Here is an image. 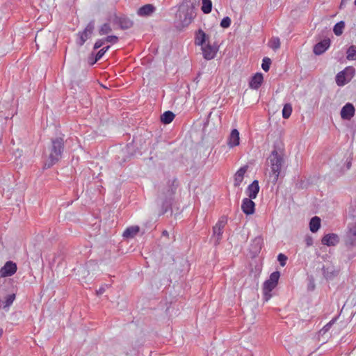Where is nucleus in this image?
I'll return each instance as SVG.
<instances>
[{
    "label": "nucleus",
    "instance_id": "cd10ccee",
    "mask_svg": "<svg viewBox=\"0 0 356 356\" xmlns=\"http://www.w3.org/2000/svg\"><path fill=\"white\" fill-rule=\"evenodd\" d=\"M346 54V58L348 60H356V46L351 45L347 49Z\"/></svg>",
    "mask_w": 356,
    "mask_h": 356
},
{
    "label": "nucleus",
    "instance_id": "f8f14e48",
    "mask_svg": "<svg viewBox=\"0 0 356 356\" xmlns=\"http://www.w3.org/2000/svg\"><path fill=\"white\" fill-rule=\"evenodd\" d=\"M203 56L206 60H211L213 58L217 53L218 48L212 46L208 42L205 46L202 47Z\"/></svg>",
    "mask_w": 356,
    "mask_h": 356
},
{
    "label": "nucleus",
    "instance_id": "4be33fe9",
    "mask_svg": "<svg viewBox=\"0 0 356 356\" xmlns=\"http://www.w3.org/2000/svg\"><path fill=\"white\" fill-rule=\"evenodd\" d=\"M248 170V166L241 167L234 175V186H239L243 180L244 175Z\"/></svg>",
    "mask_w": 356,
    "mask_h": 356
},
{
    "label": "nucleus",
    "instance_id": "bb28decb",
    "mask_svg": "<svg viewBox=\"0 0 356 356\" xmlns=\"http://www.w3.org/2000/svg\"><path fill=\"white\" fill-rule=\"evenodd\" d=\"M175 117V115L172 111H168L164 112L161 115V121L163 124H167L170 123L174 120Z\"/></svg>",
    "mask_w": 356,
    "mask_h": 356
},
{
    "label": "nucleus",
    "instance_id": "473e14b6",
    "mask_svg": "<svg viewBox=\"0 0 356 356\" xmlns=\"http://www.w3.org/2000/svg\"><path fill=\"white\" fill-rule=\"evenodd\" d=\"M292 112V107L290 104H286L282 109V117L284 119H287L290 117Z\"/></svg>",
    "mask_w": 356,
    "mask_h": 356
},
{
    "label": "nucleus",
    "instance_id": "c9c22d12",
    "mask_svg": "<svg viewBox=\"0 0 356 356\" xmlns=\"http://www.w3.org/2000/svg\"><path fill=\"white\" fill-rule=\"evenodd\" d=\"M105 54V50H103L101 49L97 54L95 56L94 60L92 62H90V65H93L96 62H97L99 59H101L103 56Z\"/></svg>",
    "mask_w": 356,
    "mask_h": 356
},
{
    "label": "nucleus",
    "instance_id": "f704fd0d",
    "mask_svg": "<svg viewBox=\"0 0 356 356\" xmlns=\"http://www.w3.org/2000/svg\"><path fill=\"white\" fill-rule=\"evenodd\" d=\"M270 64H271L270 58H269L268 57H265L263 59L261 67L265 72H268L270 69Z\"/></svg>",
    "mask_w": 356,
    "mask_h": 356
},
{
    "label": "nucleus",
    "instance_id": "37998d69",
    "mask_svg": "<svg viewBox=\"0 0 356 356\" xmlns=\"http://www.w3.org/2000/svg\"><path fill=\"white\" fill-rule=\"evenodd\" d=\"M305 243L307 247H309L313 245V238L312 236H307L305 238Z\"/></svg>",
    "mask_w": 356,
    "mask_h": 356
},
{
    "label": "nucleus",
    "instance_id": "f03ea898",
    "mask_svg": "<svg viewBox=\"0 0 356 356\" xmlns=\"http://www.w3.org/2000/svg\"><path fill=\"white\" fill-rule=\"evenodd\" d=\"M267 163L270 168V179L271 182L275 184L278 180L282 168L284 165V158L281 154H279L276 149H274L267 159Z\"/></svg>",
    "mask_w": 356,
    "mask_h": 356
},
{
    "label": "nucleus",
    "instance_id": "c03bdc74",
    "mask_svg": "<svg viewBox=\"0 0 356 356\" xmlns=\"http://www.w3.org/2000/svg\"><path fill=\"white\" fill-rule=\"evenodd\" d=\"M315 288V284L313 280H309V283L308 284V289L310 291H313Z\"/></svg>",
    "mask_w": 356,
    "mask_h": 356
},
{
    "label": "nucleus",
    "instance_id": "c85d7f7f",
    "mask_svg": "<svg viewBox=\"0 0 356 356\" xmlns=\"http://www.w3.org/2000/svg\"><path fill=\"white\" fill-rule=\"evenodd\" d=\"M112 31L111 24L109 23L103 24L99 29L98 32L100 35H107Z\"/></svg>",
    "mask_w": 356,
    "mask_h": 356
},
{
    "label": "nucleus",
    "instance_id": "b1692460",
    "mask_svg": "<svg viewBox=\"0 0 356 356\" xmlns=\"http://www.w3.org/2000/svg\"><path fill=\"white\" fill-rule=\"evenodd\" d=\"M208 40V35H207L202 29H199L195 35V44L202 47Z\"/></svg>",
    "mask_w": 356,
    "mask_h": 356
},
{
    "label": "nucleus",
    "instance_id": "8fccbe9b",
    "mask_svg": "<svg viewBox=\"0 0 356 356\" xmlns=\"http://www.w3.org/2000/svg\"><path fill=\"white\" fill-rule=\"evenodd\" d=\"M348 1V0H341L340 7L341 8L343 6H344Z\"/></svg>",
    "mask_w": 356,
    "mask_h": 356
},
{
    "label": "nucleus",
    "instance_id": "a19ab883",
    "mask_svg": "<svg viewBox=\"0 0 356 356\" xmlns=\"http://www.w3.org/2000/svg\"><path fill=\"white\" fill-rule=\"evenodd\" d=\"M105 43L104 38L97 40L94 44V49L100 48Z\"/></svg>",
    "mask_w": 356,
    "mask_h": 356
},
{
    "label": "nucleus",
    "instance_id": "a211bd4d",
    "mask_svg": "<svg viewBox=\"0 0 356 356\" xmlns=\"http://www.w3.org/2000/svg\"><path fill=\"white\" fill-rule=\"evenodd\" d=\"M259 191V186L257 180H254L251 184L248 186L246 193L250 199H255Z\"/></svg>",
    "mask_w": 356,
    "mask_h": 356
},
{
    "label": "nucleus",
    "instance_id": "c756f323",
    "mask_svg": "<svg viewBox=\"0 0 356 356\" xmlns=\"http://www.w3.org/2000/svg\"><path fill=\"white\" fill-rule=\"evenodd\" d=\"M345 27V23L343 21H340L339 22L337 23L333 29V31L334 34L337 36L341 35L343 33V29Z\"/></svg>",
    "mask_w": 356,
    "mask_h": 356
},
{
    "label": "nucleus",
    "instance_id": "4c0bfd02",
    "mask_svg": "<svg viewBox=\"0 0 356 356\" xmlns=\"http://www.w3.org/2000/svg\"><path fill=\"white\" fill-rule=\"evenodd\" d=\"M231 24V19L229 17H225L220 22V26L227 29Z\"/></svg>",
    "mask_w": 356,
    "mask_h": 356
},
{
    "label": "nucleus",
    "instance_id": "4468645a",
    "mask_svg": "<svg viewBox=\"0 0 356 356\" xmlns=\"http://www.w3.org/2000/svg\"><path fill=\"white\" fill-rule=\"evenodd\" d=\"M250 198H244L242 202L241 209L246 215L254 213L255 210V204Z\"/></svg>",
    "mask_w": 356,
    "mask_h": 356
},
{
    "label": "nucleus",
    "instance_id": "09e8293b",
    "mask_svg": "<svg viewBox=\"0 0 356 356\" xmlns=\"http://www.w3.org/2000/svg\"><path fill=\"white\" fill-rule=\"evenodd\" d=\"M104 289L103 288H101V289H99V291H97V293L98 295H101V294H102L104 293Z\"/></svg>",
    "mask_w": 356,
    "mask_h": 356
},
{
    "label": "nucleus",
    "instance_id": "79ce46f5",
    "mask_svg": "<svg viewBox=\"0 0 356 356\" xmlns=\"http://www.w3.org/2000/svg\"><path fill=\"white\" fill-rule=\"evenodd\" d=\"M253 242L257 245L256 251L259 250L261 249V238H254Z\"/></svg>",
    "mask_w": 356,
    "mask_h": 356
},
{
    "label": "nucleus",
    "instance_id": "864d4df0",
    "mask_svg": "<svg viewBox=\"0 0 356 356\" xmlns=\"http://www.w3.org/2000/svg\"><path fill=\"white\" fill-rule=\"evenodd\" d=\"M168 234V232L167 231H163V235H165V236H167Z\"/></svg>",
    "mask_w": 356,
    "mask_h": 356
},
{
    "label": "nucleus",
    "instance_id": "f3484780",
    "mask_svg": "<svg viewBox=\"0 0 356 356\" xmlns=\"http://www.w3.org/2000/svg\"><path fill=\"white\" fill-rule=\"evenodd\" d=\"M321 242L327 246H334L339 242V238L336 234H328L322 238Z\"/></svg>",
    "mask_w": 356,
    "mask_h": 356
},
{
    "label": "nucleus",
    "instance_id": "5701e85b",
    "mask_svg": "<svg viewBox=\"0 0 356 356\" xmlns=\"http://www.w3.org/2000/svg\"><path fill=\"white\" fill-rule=\"evenodd\" d=\"M155 10V7L152 4H145L138 10V15L140 16H149Z\"/></svg>",
    "mask_w": 356,
    "mask_h": 356
},
{
    "label": "nucleus",
    "instance_id": "f257e3e1",
    "mask_svg": "<svg viewBox=\"0 0 356 356\" xmlns=\"http://www.w3.org/2000/svg\"><path fill=\"white\" fill-rule=\"evenodd\" d=\"M177 186V180L173 178L169 179L166 185L159 191L156 203L161 207L162 213H166L170 209Z\"/></svg>",
    "mask_w": 356,
    "mask_h": 356
},
{
    "label": "nucleus",
    "instance_id": "2f4dec72",
    "mask_svg": "<svg viewBox=\"0 0 356 356\" xmlns=\"http://www.w3.org/2000/svg\"><path fill=\"white\" fill-rule=\"evenodd\" d=\"M212 9V3L211 0H202V10L204 13H211Z\"/></svg>",
    "mask_w": 356,
    "mask_h": 356
},
{
    "label": "nucleus",
    "instance_id": "20e7f679",
    "mask_svg": "<svg viewBox=\"0 0 356 356\" xmlns=\"http://www.w3.org/2000/svg\"><path fill=\"white\" fill-rule=\"evenodd\" d=\"M195 15L192 3H183L179 6L176 17L182 26H186L191 23Z\"/></svg>",
    "mask_w": 356,
    "mask_h": 356
},
{
    "label": "nucleus",
    "instance_id": "6e6552de",
    "mask_svg": "<svg viewBox=\"0 0 356 356\" xmlns=\"http://www.w3.org/2000/svg\"><path fill=\"white\" fill-rule=\"evenodd\" d=\"M227 223V218L222 217L213 227V238L215 239V244L219 243L222 234V229Z\"/></svg>",
    "mask_w": 356,
    "mask_h": 356
},
{
    "label": "nucleus",
    "instance_id": "5fc2aeb1",
    "mask_svg": "<svg viewBox=\"0 0 356 356\" xmlns=\"http://www.w3.org/2000/svg\"><path fill=\"white\" fill-rule=\"evenodd\" d=\"M355 5L356 6V0H355V2H354Z\"/></svg>",
    "mask_w": 356,
    "mask_h": 356
},
{
    "label": "nucleus",
    "instance_id": "1a4fd4ad",
    "mask_svg": "<svg viewBox=\"0 0 356 356\" xmlns=\"http://www.w3.org/2000/svg\"><path fill=\"white\" fill-rule=\"evenodd\" d=\"M346 243L350 246L356 245V222L348 225Z\"/></svg>",
    "mask_w": 356,
    "mask_h": 356
},
{
    "label": "nucleus",
    "instance_id": "a878e982",
    "mask_svg": "<svg viewBox=\"0 0 356 356\" xmlns=\"http://www.w3.org/2000/svg\"><path fill=\"white\" fill-rule=\"evenodd\" d=\"M321 227V219L318 216L312 218L309 222V229L313 233L316 232Z\"/></svg>",
    "mask_w": 356,
    "mask_h": 356
},
{
    "label": "nucleus",
    "instance_id": "412c9836",
    "mask_svg": "<svg viewBox=\"0 0 356 356\" xmlns=\"http://www.w3.org/2000/svg\"><path fill=\"white\" fill-rule=\"evenodd\" d=\"M239 132L237 129H234L229 137L228 145L233 147L239 145Z\"/></svg>",
    "mask_w": 356,
    "mask_h": 356
},
{
    "label": "nucleus",
    "instance_id": "603ef678",
    "mask_svg": "<svg viewBox=\"0 0 356 356\" xmlns=\"http://www.w3.org/2000/svg\"><path fill=\"white\" fill-rule=\"evenodd\" d=\"M3 330L2 328H0V337H1V335L3 334Z\"/></svg>",
    "mask_w": 356,
    "mask_h": 356
},
{
    "label": "nucleus",
    "instance_id": "3c124183",
    "mask_svg": "<svg viewBox=\"0 0 356 356\" xmlns=\"http://www.w3.org/2000/svg\"><path fill=\"white\" fill-rule=\"evenodd\" d=\"M110 46H106L104 48H102L103 50H105V53L109 49Z\"/></svg>",
    "mask_w": 356,
    "mask_h": 356
},
{
    "label": "nucleus",
    "instance_id": "ea45409f",
    "mask_svg": "<svg viewBox=\"0 0 356 356\" xmlns=\"http://www.w3.org/2000/svg\"><path fill=\"white\" fill-rule=\"evenodd\" d=\"M105 42H110L112 44L117 43L118 38L116 35H108L104 38Z\"/></svg>",
    "mask_w": 356,
    "mask_h": 356
},
{
    "label": "nucleus",
    "instance_id": "ddd939ff",
    "mask_svg": "<svg viewBox=\"0 0 356 356\" xmlns=\"http://www.w3.org/2000/svg\"><path fill=\"white\" fill-rule=\"evenodd\" d=\"M355 114V107L350 103H347L341 110V117L343 120H350Z\"/></svg>",
    "mask_w": 356,
    "mask_h": 356
},
{
    "label": "nucleus",
    "instance_id": "0eeeda50",
    "mask_svg": "<svg viewBox=\"0 0 356 356\" xmlns=\"http://www.w3.org/2000/svg\"><path fill=\"white\" fill-rule=\"evenodd\" d=\"M94 29H95V21L94 20H91L88 24V25L86 26L85 29L82 32H79L78 33V35L79 37V41H77V44L79 46L83 45L85 42L88 38H90L91 37V35H92V34L93 33Z\"/></svg>",
    "mask_w": 356,
    "mask_h": 356
},
{
    "label": "nucleus",
    "instance_id": "aec40b11",
    "mask_svg": "<svg viewBox=\"0 0 356 356\" xmlns=\"http://www.w3.org/2000/svg\"><path fill=\"white\" fill-rule=\"evenodd\" d=\"M264 80V77L261 73L255 74L251 79L249 86L252 89H258Z\"/></svg>",
    "mask_w": 356,
    "mask_h": 356
},
{
    "label": "nucleus",
    "instance_id": "de8ad7c7",
    "mask_svg": "<svg viewBox=\"0 0 356 356\" xmlns=\"http://www.w3.org/2000/svg\"><path fill=\"white\" fill-rule=\"evenodd\" d=\"M94 58H95V57H94V56H93V54H92L90 55V56L88 58V63H90V62L93 61V60H94Z\"/></svg>",
    "mask_w": 356,
    "mask_h": 356
},
{
    "label": "nucleus",
    "instance_id": "dca6fc26",
    "mask_svg": "<svg viewBox=\"0 0 356 356\" xmlns=\"http://www.w3.org/2000/svg\"><path fill=\"white\" fill-rule=\"evenodd\" d=\"M50 40L51 42H54V37L51 33L49 32L46 35L38 33L35 38L37 47H39V46L41 45L42 48L45 47L47 46L45 40Z\"/></svg>",
    "mask_w": 356,
    "mask_h": 356
},
{
    "label": "nucleus",
    "instance_id": "423d86ee",
    "mask_svg": "<svg viewBox=\"0 0 356 356\" xmlns=\"http://www.w3.org/2000/svg\"><path fill=\"white\" fill-rule=\"evenodd\" d=\"M355 70L352 66L346 67L343 70L339 72L335 77L336 83L339 86H343L349 83L353 78Z\"/></svg>",
    "mask_w": 356,
    "mask_h": 356
},
{
    "label": "nucleus",
    "instance_id": "393cba45",
    "mask_svg": "<svg viewBox=\"0 0 356 356\" xmlns=\"http://www.w3.org/2000/svg\"><path fill=\"white\" fill-rule=\"evenodd\" d=\"M140 231V227L137 225L136 226H131V227H127L122 236L124 237V238H134Z\"/></svg>",
    "mask_w": 356,
    "mask_h": 356
},
{
    "label": "nucleus",
    "instance_id": "a18cd8bd",
    "mask_svg": "<svg viewBox=\"0 0 356 356\" xmlns=\"http://www.w3.org/2000/svg\"><path fill=\"white\" fill-rule=\"evenodd\" d=\"M334 320H332L330 323H328L327 325H325L323 327V330H325V332H327L329 330V329L330 328L331 325L333 324Z\"/></svg>",
    "mask_w": 356,
    "mask_h": 356
},
{
    "label": "nucleus",
    "instance_id": "9b49d317",
    "mask_svg": "<svg viewBox=\"0 0 356 356\" xmlns=\"http://www.w3.org/2000/svg\"><path fill=\"white\" fill-rule=\"evenodd\" d=\"M17 271V265L15 263L9 261H7L3 267L0 269L1 277H9L13 275Z\"/></svg>",
    "mask_w": 356,
    "mask_h": 356
},
{
    "label": "nucleus",
    "instance_id": "6ab92c4d",
    "mask_svg": "<svg viewBox=\"0 0 356 356\" xmlns=\"http://www.w3.org/2000/svg\"><path fill=\"white\" fill-rule=\"evenodd\" d=\"M322 270L324 277L327 280L334 279L338 274L332 266H323Z\"/></svg>",
    "mask_w": 356,
    "mask_h": 356
},
{
    "label": "nucleus",
    "instance_id": "58836bf2",
    "mask_svg": "<svg viewBox=\"0 0 356 356\" xmlns=\"http://www.w3.org/2000/svg\"><path fill=\"white\" fill-rule=\"evenodd\" d=\"M277 260H278V261L280 262V264L282 266H284L286 265V263L287 257L285 256L284 254L280 253L277 256Z\"/></svg>",
    "mask_w": 356,
    "mask_h": 356
},
{
    "label": "nucleus",
    "instance_id": "7ed1b4c3",
    "mask_svg": "<svg viewBox=\"0 0 356 356\" xmlns=\"http://www.w3.org/2000/svg\"><path fill=\"white\" fill-rule=\"evenodd\" d=\"M64 150V140L62 138H56L51 140V144L49 147V156L47 161L44 163V167L47 168H51L56 162H58Z\"/></svg>",
    "mask_w": 356,
    "mask_h": 356
},
{
    "label": "nucleus",
    "instance_id": "7c9ffc66",
    "mask_svg": "<svg viewBox=\"0 0 356 356\" xmlns=\"http://www.w3.org/2000/svg\"><path fill=\"white\" fill-rule=\"evenodd\" d=\"M268 46L274 51L277 50L280 47V40L277 37H273L270 39Z\"/></svg>",
    "mask_w": 356,
    "mask_h": 356
},
{
    "label": "nucleus",
    "instance_id": "72a5a7b5",
    "mask_svg": "<svg viewBox=\"0 0 356 356\" xmlns=\"http://www.w3.org/2000/svg\"><path fill=\"white\" fill-rule=\"evenodd\" d=\"M15 299V295L14 293L9 294L6 297V300L3 302V308H8L13 302Z\"/></svg>",
    "mask_w": 356,
    "mask_h": 356
},
{
    "label": "nucleus",
    "instance_id": "e433bc0d",
    "mask_svg": "<svg viewBox=\"0 0 356 356\" xmlns=\"http://www.w3.org/2000/svg\"><path fill=\"white\" fill-rule=\"evenodd\" d=\"M349 213L356 218V198L351 202L349 207Z\"/></svg>",
    "mask_w": 356,
    "mask_h": 356
},
{
    "label": "nucleus",
    "instance_id": "9d476101",
    "mask_svg": "<svg viewBox=\"0 0 356 356\" xmlns=\"http://www.w3.org/2000/svg\"><path fill=\"white\" fill-rule=\"evenodd\" d=\"M113 22L114 24L119 25L122 30L129 29L134 25L133 21L126 16L115 15Z\"/></svg>",
    "mask_w": 356,
    "mask_h": 356
},
{
    "label": "nucleus",
    "instance_id": "2eb2a0df",
    "mask_svg": "<svg viewBox=\"0 0 356 356\" xmlns=\"http://www.w3.org/2000/svg\"><path fill=\"white\" fill-rule=\"evenodd\" d=\"M330 40L329 38L324 39L323 40L318 42L314 47V53L316 55H321L323 54L330 47Z\"/></svg>",
    "mask_w": 356,
    "mask_h": 356
},
{
    "label": "nucleus",
    "instance_id": "49530a36",
    "mask_svg": "<svg viewBox=\"0 0 356 356\" xmlns=\"http://www.w3.org/2000/svg\"><path fill=\"white\" fill-rule=\"evenodd\" d=\"M22 155V151H19V149H17V151L15 152V156L16 158H19Z\"/></svg>",
    "mask_w": 356,
    "mask_h": 356
},
{
    "label": "nucleus",
    "instance_id": "39448f33",
    "mask_svg": "<svg viewBox=\"0 0 356 356\" xmlns=\"http://www.w3.org/2000/svg\"><path fill=\"white\" fill-rule=\"evenodd\" d=\"M280 273L278 271L272 273L270 278L266 280L263 285V294L265 301H268L272 297L271 291L276 287Z\"/></svg>",
    "mask_w": 356,
    "mask_h": 356
}]
</instances>
